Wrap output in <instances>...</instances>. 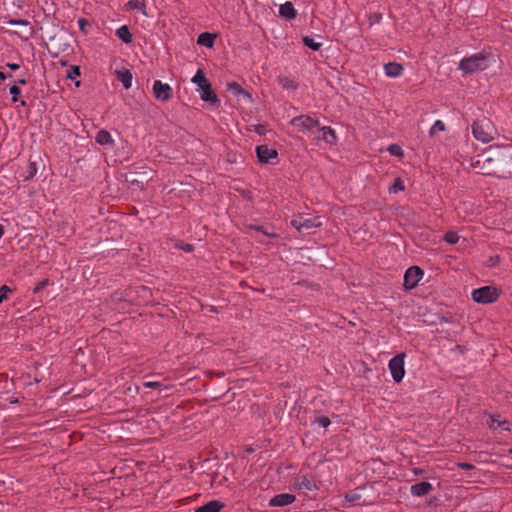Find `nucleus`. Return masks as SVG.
I'll return each mask as SVG.
<instances>
[{
	"mask_svg": "<svg viewBox=\"0 0 512 512\" xmlns=\"http://www.w3.org/2000/svg\"><path fill=\"white\" fill-rule=\"evenodd\" d=\"M11 293V289L7 285H2L0 287V304L8 299V294Z\"/></svg>",
	"mask_w": 512,
	"mask_h": 512,
	"instance_id": "nucleus-33",
	"label": "nucleus"
},
{
	"mask_svg": "<svg viewBox=\"0 0 512 512\" xmlns=\"http://www.w3.org/2000/svg\"><path fill=\"white\" fill-rule=\"evenodd\" d=\"M223 507L224 504L220 501L212 500L196 508L195 512H220Z\"/></svg>",
	"mask_w": 512,
	"mask_h": 512,
	"instance_id": "nucleus-17",
	"label": "nucleus"
},
{
	"mask_svg": "<svg viewBox=\"0 0 512 512\" xmlns=\"http://www.w3.org/2000/svg\"><path fill=\"white\" fill-rule=\"evenodd\" d=\"M116 77H117V80H119L123 84L125 89L131 88L133 75L130 72V70H128L126 68L118 69V70H116Z\"/></svg>",
	"mask_w": 512,
	"mask_h": 512,
	"instance_id": "nucleus-16",
	"label": "nucleus"
},
{
	"mask_svg": "<svg viewBox=\"0 0 512 512\" xmlns=\"http://www.w3.org/2000/svg\"><path fill=\"white\" fill-rule=\"evenodd\" d=\"M95 141L99 145H113L114 139L112 138V135L107 130H100L96 134Z\"/></svg>",
	"mask_w": 512,
	"mask_h": 512,
	"instance_id": "nucleus-21",
	"label": "nucleus"
},
{
	"mask_svg": "<svg viewBox=\"0 0 512 512\" xmlns=\"http://www.w3.org/2000/svg\"><path fill=\"white\" fill-rule=\"evenodd\" d=\"M321 132H322V139L326 143L331 144V145L336 143V141H337L336 133L331 127L324 126L321 128Z\"/></svg>",
	"mask_w": 512,
	"mask_h": 512,
	"instance_id": "nucleus-23",
	"label": "nucleus"
},
{
	"mask_svg": "<svg viewBox=\"0 0 512 512\" xmlns=\"http://www.w3.org/2000/svg\"><path fill=\"white\" fill-rule=\"evenodd\" d=\"M279 16L286 20H293L297 16V11L292 2L286 1L279 6Z\"/></svg>",
	"mask_w": 512,
	"mask_h": 512,
	"instance_id": "nucleus-13",
	"label": "nucleus"
},
{
	"mask_svg": "<svg viewBox=\"0 0 512 512\" xmlns=\"http://www.w3.org/2000/svg\"><path fill=\"white\" fill-rule=\"evenodd\" d=\"M7 23L11 26H27L29 22L25 19H10Z\"/></svg>",
	"mask_w": 512,
	"mask_h": 512,
	"instance_id": "nucleus-36",
	"label": "nucleus"
},
{
	"mask_svg": "<svg viewBox=\"0 0 512 512\" xmlns=\"http://www.w3.org/2000/svg\"><path fill=\"white\" fill-rule=\"evenodd\" d=\"M505 426L506 425H501L499 428H501L502 430H505Z\"/></svg>",
	"mask_w": 512,
	"mask_h": 512,
	"instance_id": "nucleus-51",
	"label": "nucleus"
},
{
	"mask_svg": "<svg viewBox=\"0 0 512 512\" xmlns=\"http://www.w3.org/2000/svg\"><path fill=\"white\" fill-rule=\"evenodd\" d=\"M215 38V35L208 32H204L198 36L197 43L207 48H211L214 45Z\"/></svg>",
	"mask_w": 512,
	"mask_h": 512,
	"instance_id": "nucleus-22",
	"label": "nucleus"
},
{
	"mask_svg": "<svg viewBox=\"0 0 512 512\" xmlns=\"http://www.w3.org/2000/svg\"><path fill=\"white\" fill-rule=\"evenodd\" d=\"M410 490L413 496L420 497L430 493L433 490V486L431 483L423 481L412 485Z\"/></svg>",
	"mask_w": 512,
	"mask_h": 512,
	"instance_id": "nucleus-14",
	"label": "nucleus"
},
{
	"mask_svg": "<svg viewBox=\"0 0 512 512\" xmlns=\"http://www.w3.org/2000/svg\"><path fill=\"white\" fill-rule=\"evenodd\" d=\"M249 229H252V230H255L257 232H261L263 235L267 236V237H271V238H276L278 237V234L275 233L274 231L272 230H268L266 228H264L263 226H258V225H249L248 226Z\"/></svg>",
	"mask_w": 512,
	"mask_h": 512,
	"instance_id": "nucleus-26",
	"label": "nucleus"
},
{
	"mask_svg": "<svg viewBox=\"0 0 512 512\" xmlns=\"http://www.w3.org/2000/svg\"><path fill=\"white\" fill-rule=\"evenodd\" d=\"M37 173V165L35 162H31L28 166V175L26 176V180L33 178Z\"/></svg>",
	"mask_w": 512,
	"mask_h": 512,
	"instance_id": "nucleus-35",
	"label": "nucleus"
},
{
	"mask_svg": "<svg viewBox=\"0 0 512 512\" xmlns=\"http://www.w3.org/2000/svg\"><path fill=\"white\" fill-rule=\"evenodd\" d=\"M86 24H87V21L85 19L81 18V19L78 20V25H79L80 29L83 30L84 29V25H86Z\"/></svg>",
	"mask_w": 512,
	"mask_h": 512,
	"instance_id": "nucleus-44",
	"label": "nucleus"
},
{
	"mask_svg": "<svg viewBox=\"0 0 512 512\" xmlns=\"http://www.w3.org/2000/svg\"><path fill=\"white\" fill-rule=\"evenodd\" d=\"M302 40H303L304 45L309 47L313 51H318L322 46V43L316 42L313 38H311L309 36L303 37Z\"/></svg>",
	"mask_w": 512,
	"mask_h": 512,
	"instance_id": "nucleus-27",
	"label": "nucleus"
},
{
	"mask_svg": "<svg viewBox=\"0 0 512 512\" xmlns=\"http://www.w3.org/2000/svg\"><path fill=\"white\" fill-rule=\"evenodd\" d=\"M404 68L397 62H389L384 65L385 75L391 78H397L403 74Z\"/></svg>",
	"mask_w": 512,
	"mask_h": 512,
	"instance_id": "nucleus-15",
	"label": "nucleus"
},
{
	"mask_svg": "<svg viewBox=\"0 0 512 512\" xmlns=\"http://www.w3.org/2000/svg\"><path fill=\"white\" fill-rule=\"evenodd\" d=\"M445 130V124L441 120H436L429 130L430 136H434L437 132Z\"/></svg>",
	"mask_w": 512,
	"mask_h": 512,
	"instance_id": "nucleus-28",
	"label": "nucleus"
},
{
	"mask_svg": "<svg viewBox=\"0 0 512 512\" xmlns=\"http://www.w3.org/2000/svg\"><path fill=\"white\" fill-rule=\"evenodd\" d=\"M80 75V69L78 66H72L71 69L68 71V78L75 79Z\"/></svg>",
	"mask_w": 512,
	"mask_h": 512,
	"instance_id": "nucleus-38",
	"label": "nucleus"
},
{
	"mask_svg": "<svg viewBox=\"0 0 512 512\" xmlns=\"http://www.w3.org/2000/svg\"><path fill=\"white\" fill-rule=\"evenodd\" d=\"M116 36L121 39L125 44H130L133 41V35L127 25H122L116 29Z\"/></svg>",
	"mask_w": 512,
	"mask_h": 512,
	"instance_id": "nucleus-19",
	"label": "nucleus"
},
{
	"mask_svg": "<svg viewBox=\"0 0 512 512\" xmlns=\"http://www.w3.org/2000/svg\"><path fill=\"white\" fill-rule=\"evenodd\" d=\"M7 67H9L11 70H18L20 68L19 64L16 63H8Z\"/></svg>",
	"mask_w": 512,
	"mask_h": 512,
	"instance_id": "nucleus-43",
	"label": "nucleus"
},
{
	"mask_svg": "<svg viewBox=\"0 0 512 512\" xmlns=\"http://www.w3.org/2000/svg\"><path fill=\"white\" fill-rule=\"evenodd\" d=\"M444 240L449 244H456L459 240V236L454 231H449L444 235Z\"/></svg>",
	"mask_w": 512,
	"mask_h": 512,
	"instance_id": "nucleus-29",
	"label": "nucleus"
},
{
	"mask_svg": "<svg viewBox=\"0 0 512 512\" xmlns=\"http://www.w3.org/2000/svg\"><path fill=\"white\" fill-rule=\"evenodd\" d=\"M405 353H399L389 360L388 368L393 380L397 383L401 382L405 376Z\"/></svg>",
	"mask_w": 512,
	"mask_h": 512,
	"instance_id": "nucleus-5",
	"label": "nucleus"
},
{
	"mask_svg": "<svg viewBox=\"0 0 512 512\" xmlns=\"http://www.w3.org/2000/svg\"><path fill=\"white\" fill-rule=\"evenodd\" d=\"M256 155L261 163L274 164L278 157V152L267 145H259L256 147Z\"/></svg>",
	"mask_w": 512,
	"mask_h": 512,
	"instance_id": "nucleus-9",
	"label": "nucleus"
},
{
	"mask_svg": "<svg viewBox=\"0 0 512 512\" xmlns=\"http://www.w3.org/2000/svg\"><path fill=\"white\" fill-rule=\"evenodd\" d=\"M405 189V186L401 179L397 178L394 182V184L390 187V192L392 193H398L400 191H403Z\"/></svg>",
	"mask_w": 512,
	"mask_h": 512,
	"instance_id": "nucleus-30",
	"label": "nucleus"
},
{
	"mask_svg": "<svg viewBox=\"0 0 512 512\" xmlns=\"http://www.w3.org/2000/svg\"><path fill=\"white\" fill-rule=\"evenodd\" d=\"M500 295V289L492 285L474 289L471 293V297L476 303L484 305L496 302Z\"/></svg>",
	"mask_w": 512,
	"mask_h": 512,
	"instance_id": "nucleus-4",
	"label": "nucleus"
},
{
	"mask_svg": "<svg viewBox=\"0 0 512 512\" xmlns=\"http://www.w3.org/2000/svg\"><path fill=\"white\" fill-rule=\"evenodd\" d=\"M457 466L463 470H472L475 468L474 465H472L470 463H466V462H459V463H457Z\"/></svg>",
	"mask_w": 512,
	"mask_h": 512,
	"instance_id": "nucleus-41",
	"label": "nucleus"
},
{
	"mask_svg": "<svg viewBox=\"0 0 512 512\" xmlns=\"http://www.w3.org/2000/svg\"><path fill=\"white\" fill-rule=\"evenodd\" d=\"M227 89L234 93L236 96H243L248 101H252V95L249 92L242 89V87L236 82L227 83Z\"/></svg>",
	"mask_w": 512,
	"mask_h": 512,
	"instance_id": "nucleus-18",
	"label": "nucleus"
},
{
	"mask_svg": "<svg viewBox=\"0 0 512 512\" xmlns=\"http://www.w3.org/2000/svg\"><path fill=\"white\" fill-rule=\"evenodd\" d=\"M192 82L198 86L200 98L204 102L217 103L219 101L217 95L211 88V84L205 77L202 69H198V71L192 78Z\"/></svg>",
	"mask_w": 512,
	"mask_h": 512,
	"instance_id": "nucleus-3",
	"label": "nucleus"
},
{
	"mask_svg": "<svg viewBox=\"0 0 512 512\" xmlns=\"http://www.w3.org/2000/svg\"><path fill=\"white\" fill-rule=\"evenodd\" d=\"M146 388H159L162 384L158 381H146L143 383Z\"/></svg>",
	"mask_w": 512,
	"mask_h": 512,
	"instance_id": "nucleus-40",
	"label": "nucleus"
},
{
	"mask_svg": "<svg viewBox=\"0 0 512 512\" xmlns=\"http://www.w3.org/2000/svg\"><path fill=\"white\" fill-rule=\"evenodd\" d=\"M314 423L318 424L322 428H327L331 424V421L326 416H319L314 420Z\"/></svg>",
	"mask_w": 512,
	"mask_h": 512,
	"instance_id": "nucleus-32",
	"label": "nucleus"
},
{
	"mask_svg": "<svg viewBox=\"0 0 512 512\" xmlns=\"http://www.w3.org/2000/svg\"><path fill=\"white\" fill-rule=\"evenodd\" d=\"M423 277V271L417 267L412 266L408 268L404 274V286L406 289H413Z\"/></svg>",
	"mask_w": 512,
	"mask_h": 512,
	"instance_id": "nucleus-8",
	"label": "nucleus"
},
{
	"mask_svg": "<svg viewBox=\"0 0 512 512\" xmlns=\"http://www.w3.org/2000/svg\"><path fill=\"white\" fill-rule=\"evenodd\" d=\"M193 249L192 245L190 244H186L184 247H183V250L186 251V252H191Z\"/></svg>",
	"mask_w": 512,
	"mask_h": 512,
	"instance_id": "nucleus-46",
	"label": "nucleus"
},
{
	"mask_svg": "<svg viewBox=\"0 0 512 512\" xmlns=\"http://www.w3.org/2000/svg\"><path fill=\"white\" fill-rule=\"evenodd\" d=\"M278 84L285 90H296L298 84L290 77L279 76L277 78Z\"/></svg>",
	"mask_w": 512,
	"mask_h": 512,
	"instance_id": "nucleus-25",
	"label": "nucleus"
},
{
	"mask_svg": "<svg viewBox=\"0 0 512 512\" xmlns=\"http://www.w3.org/2000/svg\"><path fill=\"white\" fill-rule=\"evenodd\" d=\"M126 8L129 10H137L142 15L147 16L146 0H130L126 3Z\"/></svg>",
	"mask_w": 512,
	"mask_h": 512,
	"instance_id": "nucleus-20",
	"label": "nucleus"
},
{
	"mask_svg": "<svg viewBox=\"0 0 512 512\" xmlns=\"http://www.w3.org/2000/svg\"><path fill=\"white\" fill-rule=\"evenodd\" d=\"M472 134L476 140L482 143H488L494 139L496 129L489 119L482 118L473 123Z\"/></svg>",
	"mask_w": 512,
	"mask_h": 512,
	"instance_id": "nucleus-2",
	"label": "nucleus"
},
{
	"mask_svg": "<svg viewBox=\"0 0 512 512\" xmlns=\"http://www.w3.org/2000/svg\"><path fill=\"white\" fill-rule=\"evenodd\" d=\"M6 77H7L6 74L4 72L0 71V79L4 80Z\"/></svg>",
	"mask_w": 512,
	"mask_h": 512,
	"instance_id": "nucleus-48",
	"label": "nucleus"
},
{
	"mask_svg": "<svg viewBox=\"0 0 512 512\" xmlns=\"http://www.w3.org/2000/svg\"><path fill=\"white\" fill-rule=\"evenodd\" d=\"M254 131L256 133H258L259 135H263V134H265L266 128L263 125H255L254 126Z\"/></svg>",
	"mask_w": 512,
	"mask_h": 512,
	"instance_id": "nucleus-42",
	"label": "nucleus"
},
{
	"mask_svg": "<svg viewBox=\"0 0 512 512\" xmlns=\"http://www.w3.org/2000/svg\"><path fill=\"white\" fill-rule=\"evenodd\" d=\"M360 497H361L360 494H358L357 492L353 491V492L347 493L345 495V500L347 502H356V501H358L360 499Z\"/></svg>",
	"mask_w": 512,
	"mask_h": 512,
	"instance_id": "nucleus-37",
	"label": "nucleus"
},
{
	"mask_svg": "<svg viewBox=\"0 0 512 512\" xmlns=\"http://www.w3.org/2000/svg\"><path fill=\"white\" fill-rule=\"evenodd\" d=\"M293 487L295 490L307 492L317 488L316 483L306 475H298L294 478Z\"/></svg>",
	"mask_w": 512,
	"mask_h": 512,
	"instance_id": "nucleus-11",
	"label": "nucleus"
},
{
	"mask_svg": "<svg viewBox=\"0 0 512 512\" xmlns=\"http://www.w3.org/2000/svg\"><path fill=\"white\" fill-rule=\"evenodd\" d=\"M510 454H512V449L510 450Z\"/></svg>",
	"mask_w": 512,
	"mask_h": 512,
	"instance_id": "nucleus-52",
	"label": "nucleus"
},
{
	"mask_svg": "<svg viewBox=\"0 0 512 512\" xmlns=\"http://www.w3.org/2000/svg\"><path fill=\"white\" fill-rule=\"evenodd\" d=\"M154 97L162 102L168 101L172 98L173 90L168 83H163L160 80H155L152 87Z\"/></svg>",
	"mask_w": 512,
	"mask_h": 512,
	"instance_id": "nucleus-6",
	"label": "nucleus"
},
{
	"mask_svg": "<svg viewBox=\"0 0 512 512\" xmlns=\"http://www.w3.org/2000/svg\"><path fill=\"white\" fill-rule=\"evenodd\" d=\"M291 124L299 131L305 132L312 130L319 125V121L309 115H300L291 120Z\"/></svg>",
	"mask_w": 512,
	"mask_h": 512,
	"instance_id": "nucleus-7",
	"label": "nucleus"
},
{
	"mask_svg": "<svg viewBox=\"0 0 512 512\" xmlns=\"http://www.w3.org/2000/svg\"><path fill=\"white\" fill-rule=\"evenodd\" d=\"M48 285V280L47 279H44L42 281H40L39 283H37V285L34 287L33 289V292L34 293H38L40 292L43 288H45L46 286Z\"/></svg>",
	"mask_w": 512,
	"mask_h": 512,
	"instance_id": "nucleus-39",
	"label": "nucleus"
},
{
	"mask_svg": "<svg viewBox=\"0 0 512 512\" xmlns=\"http://www.w3.org/2000/svg\"><path fill=\"white\" fill-rule=\"evenodd\" d=\"M501 425H506L505 426V431H510V424H509L508 421L501 420L500 416H498V415H491L490 416V420L488 422V426H489L490 429H497Z\"/></svg>",
	"mask_w": 512,
	"mask_h": 512,
	"instance_id": "nucleus-24",
	"label": "nucleus"
},
{
	"mask_svg": "<svg viewBox=\"0 0 512 512\" xmlns=\"http://www.w3.org/2000/svg\"><path fill=\"white\" fill-rule=\"evenodd\" d=\"M10 94L12 95V102L18 101V95L21 93L20 88L17 85H12L9 89Z\"/></svg>",
	"mask_w": 512,
	"mask_h": 512,
	"instance_id": "nucleus-34",
	"label": "nucleus"
},
{
	"mask_svg": "<svg viewBox=\"0 0 512 512\" xmlns=\"http://www.w3.org/2000/svg\"><path fill=\"white\" fill-rule=\"evenodd\" d=\"M296 500L293 494L282 493L274 496L269 501L271 507H283L292 504Z\"/></svg>",
	"mask_w": 512,
	"mask_h": 512,
	"instance_id": "nucleus-12",
	"label": "nucleus"
},
{
	"mask_svg": "<svg viewBox=\"0 0 512 512\" xmlns=\"http://www.w3.org/2000/svg\"><path fill=\"white\" fill-rule=\"evenodd\" d=\"M3 235H4V227L2 225H0V239L2 238Z\"/></svg>",
	"mask_w": 512,
	"mask_h": 512,
	"instance_id": "nucleus-47",
	"label": "nucleus"
},
{
	"mask_svg": "<svg viewBox=\"0 0 512 512\" xmlns=\"http://www.w3.org/2000/svg\"><path fill=\"white\" fill-rule=\"evenodd\" d=\"M382 19V15L381 14H375L374 15V22L376 23H379Z\"/></svg>",
	"mask_w": 512,
	"mask_h": 512,
	"instance_id": "nucleus-45",
	"label": "nucleus"
},
{
	"mask_svg": "<svg viewBox=\"0 0 512 512\" xmlns=\"http://www.w3.org/2000/svg\"><path fill=\"white\" fill-rule=\"evenodd\" d=\"M291 225L298 231H302L321 226V221L319 218H306L300 216L293 219L291 221Z\"/></svg>",
	"mask_w": 512,
	"mask_h": 512,
	"instance_id": "nucleus-10",
	"label": "nucleus"
},
{
	"mask_svg": "<svg viewBox=\"0 0 512 512\" xmlns=\"http://www.w3.org/2000/svg\"><path fill=\"white\" fill-rule=\"evenodd\" d=\"M494 61L491 54L476 53L462 59L458 69L464 74H472L487 69L491 65V62Z\"/></svg>",
	"mask_w": 512,
	"mask_h": 512,
	"instance_id": "nucleus-1",
	"label": "nucleus"
},
{
	"mask_svg": "<svg viewBox=\"0 0 512 512\" xmlns=\"http://www.w3.org/2000/svg\"><path fill=\"white\" fill-rule=\"evenodd\" d=\"M21 105L22 106H25L26 105V102L24 100L21 101Z\"/></svg>",
	"mask_w": 512,
	"mask_h": 512,
	"instance_id": "nucleus-50",
	"label": "nucleus"
},
{
	"mask_svg": "<svg viewBox=\"0 0 512 512\" xmlns=\"http://www.w3.org/2000/svg\"><path fill=\"white\" fill-rule=\"evenodd\" d=\"M388 151L391 155L393 156H402L403 155V149L401 146L397 145V144H392L388 147Z\"/></svg>",
	"mask_w": 512,
	"mask_h": 512,
	"instance_id": "nucleus-31",
	"label": "nucleus"
},
{
	"mask_svg": "<svg viewBox=\"0 0 512 512\" xmlns=\"http://www.w3.org/2000/svg\"><path fill=\"white\" fill-rule=\"evenodd\" d=\"M19 84H26V80L24 78L18 80Z\"/></svg>",
	"mask_w": 512,
	"mask_h": 512,
	"instance_id": "nucleus-49",
	"label": "nucleus"
}]
</instances>
